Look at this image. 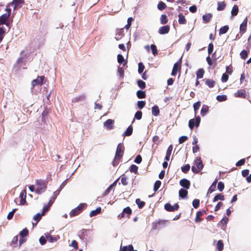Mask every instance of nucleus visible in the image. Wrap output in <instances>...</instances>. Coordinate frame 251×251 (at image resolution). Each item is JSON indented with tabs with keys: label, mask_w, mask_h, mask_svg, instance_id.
<instances>
[{
	"label": "nucleus",
	"mask_w": 251,
	"mask_h": 251,
	"mask_svg": "<svg viewBox=\"0 0 251 251\" xmlns=\"http://www.w3.org/2000/svg\"><path fill=\"white\" fill-rule=\"evenodd\" d=\"M125 148L123 145L119 144L117 147L116 151V154L114 159L113 161V165L114 166L117 165L122 158L124 153Z\"/></svg>",
	"instance_id": "nucleus-1"
},
{
	"label": "nucleus",
	"mask_w": 251,
	"mask_h": 251,
	"mask_svg": "<svg viewBox=\"0 0 251 251\" xmlns=\"http://www.w3.org/2000/svg\"><path fill=\"white\" fill-rule=\"evenodd\" d=\"M37 188L35 192L38 194H40L45 191L47 189L48 181L44 179H37L35 181Z\"/></svg>",
	"instance_id": "nucleus-2"
},
{
	"label": "nucleus",
	"mask_w": 251,
	"mask_h": 251,
	"mask_svg": "<svg viewBox=\"0 0 251 251\" xmlns=\"http://www.w3.org/2000/svg\"><path fill=\"white\" fill-rule=\"evenodd\" d=\"M194 164L196 167L194 166L192 167V171L195 174H198L204 167L201 157H197L196 158L194 161Z\"/></svg>",
	"instance_id": "nucleus-3"
},
{
	"label": "nucleus",
	"mask_w": 251,
	"mask_h": 251,
	"mask_svg": "<svg viewBox=\"0 0 251 251\" xmlns=\"http://www.w3.org/2000/svg\"><path fill=\"white\" fill-rule=\"evenodd\" d=\"M6 13L0 16V25H7L9 17L11 13V9L6 6L5 9Z\"/></svg>",
	"instance_id": "nucleus-4"
},
{
	"label": "nucleus",
	"mask_w": 251,
	"mask_h": 251,
	"mask_svg": "<svg viewBox=\"0 0 251 251\" xmlns=\"http://www.w3.org/2000/svg\"><path fill=\"white\" fill-rule=\"evenodd\" d=\"M86 203H80L77 207L73 209L70 212V215L71 217H74L78 215L86 207Z\"/></svg>",
	"instance_id": "nucleus-5"
},
{
	"label": "nucleus",
	"mask_w": 251,
	"mask_h": 251,
	"mask_svg": "<svg viewBox=\"0 0 251 251\" xmlns=\"http://www.w3.org/2000/svg\"><path fill=\"white\" fill-rule=\"evenodd\" d=\"M167 221L159 220L158 222H153L151 224V228L152 230L160 229L166 226V223Z\"/></svg>",
	"instance_id": "nucleus-6"
},
{
	"label": "nucleus",
	"mask_w": 251,
	"mask_h": 251,
	"mask_svg": "<svg viewBox=\"0 0 251 251\" xmlns=\"http://www.w3.org/2000/svg\"><path fill=\"white\" fill-rule=\"evenodd\" d=\"M201 118L199 116L196 117V119H190L189 121L188 126L189 128L192 130L194 126L198 127L200 126Z\"/></svg>",
	"instance_id": "nucleus-7"
},
{
	"label": "nucleus",
	"mask_w": 251,
	"mask_h": 251,
	"mask_svg": "<svg viewBox=\"0 0 251 251\" xmlns=\"http://www.w3.org/2000/svg\"><path fill=\"white\" fill-rule=\"evenodd\" d=\"M132 211L131 209L130 208V207L129 206H127L126 208H125L123 209V212L118 215V218L119 219H122L125 218L126 217H126L128 218H129L130 215L132 214Z\"/></svg>",
	"instance_id": "nucleus-8"
},
{
	"label": "nucleus",
	"mask_w": 251,
	"mask_h": 251,
	"mask_svg": "<svg viewBox=\"0 0 251 251\" xmlns=\"http://www.w3.org/2000/svg\"><path fill=\"white\" fill-rule=\"evenodd\" d=\"M181 69V59H180L178 62H176L173 68V70L171 73L172 75H176L177 72H180Z\"/></svg>",
	"instance_id": "nucleus-9"
},
{
	"label": "nucleus",
	"mask_w": 251,
	"mask_h": 251,
	"mask_svg": "<svg viewBox=\"0 0 251 251\" xmlns=\"http://www.w3.org/2000/svg\"><path fill=\"white\" fill-rule=\"evenodd\" d=\"M25 3V0H13V1L8 3V6L14 5V9L22 7L23 4Z\"/></svg>",
	"instance_id": "nucleus-10"
},
{
	"label": "nucleus",
	"mask_w": 251,
	"mask_h": 251,
	"mask_svg": "<svg viewBox=\"0 0 251 251\" xmlns=\"http://www.w3.org/2000/svg\"><path fill=\"white\" fill-rule=\"evenodd\" d=\"M164 207L167 211L173 212L177 210L179 208V205L176 203L172 206L170 203H167L165 204Z\"/></svg>",
	"instance_id": "nucleus-11"
},
{
	"label": "nucleus",
	"mask_w": 251,
	"mask_h": 251,
	"mask_svg": "<svg viewBox=\"0 0 251 251\" xmlns=\"http://www.w3.org/2000/svg\"><path fill=\"white\" fill-rule=\"evenodd\" d=\"M44 79V76H38L36 79L32 81L31 84L32 87H34L36 85H41L43 84Z\"/></svg>",
	"instance_id": "nucleus-12"
},
{
	"label": "nucleus",
	"mask_w": 251,
	"mask_h": 251,
	"mask_svg": "<svg viewBox=\"0 0 251 251\" xmlns=\"http://www.w3.org/2000/svg\"><path fill=\"white\" fill-rule=\"evenodd\" d=\"M234 96L237 98L245 99L246 98V91L245 89L238 90L235 94Z\"/></svg>",
	"instance_id": "nucleus-13"
},
{
	"label": "nucleus",
	"mask_w": 251,
	"mask_h": 251,
	"mask_svg": "<svg viewBox=\"0 0 251 251\" xmlns=\"http://www.w3.org/2000/svg\"><path fill=\"white\" fill-rule=\"evenodd\" d=\"M247 23L248 19L246 17L244 19L243 23L240 25V33L242 34H244L246 31Z\"/></svg>",
	"instance_id": "nucleus-14"
},
{
	"label": "nucleus",
	"mask_w": 251,
	"mask_h": 251,
	"mask_svg": "<svg viewBox=\"0 0 251 251\" xmlns=\"http://www.w3.org/2000/svg\"><path fill=\"white\" fill-rule=\"evenodd\" d=\"M114 121L111 119H108L104 122V126L107 129L110 130L113 128Z\"/></svg>",
	"instance_id": "nucleus-15"
},
{
	"label": "nucleus",
	"mask_w": 251,
	"mask_h": 251,
	"mask_svg": "<svg viewBox=\"0 0 251 251\" xmlns=\"http://www.w3.org/2000/svg\"><path fill=\"white\" fill-rule=\"evenodd\" d=\"M170 30V26L169 25L162 26L158 29V33L160 34H165L169 33Z\"/></svg>",
	"instance_id": "nucleus-16"
},
{
	"label": "nucleus",
	"mask_w": 251,
	"mask_h": 251,
	"mask_svg": "<svg viewBox=\"0 0 251 251\" xmlns=\"http://www.w3.org/2000/svg\"><path fill=\"white\" fill-rule=\"evenodd\" d=\"M179 184L182 187L187 189H189L190 186V181L185 178L181 179L179 181Z\"/></svg>",
	"instance_id": "nucleus-17"
},
{
	"label": "nucleus",
	"mask_w": 251,
	"mask_h": 251,
	"mask_svg": "<svg viewBox=\"0 0 251 251\" xmlns=\"http://www.w3.org/2000/svg\"><path fill=\"white\" fill-rule=\"evenodd\" d=\"M26 191L25 190H23L20 195V197L21 198V201L20 202V205H24L26 201Z\"/></svg>",
	"instance_id": "nucleus-18"
},
{
	"label": "nucleus",
	"mask_w": 251,
	"mask_h": 251,
	"mask_svg": "<svg viewBox=\"0 0 251 251\" xmlns=\"http://www.w3.org/2000/svg\"><path fill=\"white\" fill-rule=\"evenodd\" d=\"M123 28L117 29L115 38L116 40H120L124 36Z\"/></svg>",
	"instance_id": "nucleus-19"
},
{
	"label": "nucleus",
	"mask_w": 251,
	"mask_h": 251,
	"mask_svg": "<svg viewBox=\"0 0 251 251\" xmlns=\"http://www.w3.org/2000/svg\"><path fill=\"white\" fill-rule=\"evenodd\" d=\"M213 15L211 13H208L203 15L202 20L205 24L209 23L212 19Z\"/></svg>",
	"instance_id": "nucleus-20"
},
{
	"label": "nucleus",
	"mask_w": 251,
	"mask_h": 251,
	"mask_svg": "<svg viewBox=\"0 0 251 251\" xmlns=\"http://www.w3.org/2000/svg\"><path fill=\"white\" fill-rule=\"evenodd\" d=\"M226 4L225 1H218L217 2V10L219 11H223L226 8Z\"/></svg>",
	"instance_id": "nucleus-21"
},
{
	"label": "nucleus",
	"mask_w": 251,
	"mask_h": 251,
	"mask_svg": "<svg viewBox=\"0 0 251 251\" xmlns=\"http://www.w3.org/2000/svg\"><path fill=\"white\" fill-rule=\"evenodd\" d=\"M172 150H173V146H172V145H171L169 146V147L167 149L166 156L165 157V160H166V161L169 160Z\"/></svg>",
	"instance_id": "nucleus-22"
},
{
	"label": "nucleus",
	"mask_w": 251,
	"mask_h": 251,
	"mask_svg": "<svg viewBox=\"0 0 251 251\" xmlns=\"http://www.w3.org/2000/svg\"><path fill=\"white\" fill-rule=\"evenodd\" d=\"M120 250L121 251H137V250H134L133 247L132 245H129L127 246L124 247L121 246Z\"/></svg>",
	"instance_id": "nucleus-23"
},
{
	"label": "nucleus",
	"mask_w": 251,
	"mask_h": 251,
	"mask_svg": "<svg viewBox=\"0 0 251 251\" xmlns=\"http://www.w3.org/2000/svg\"><path fill=\"white\" fill-rule=\"evenodd\" d=\"M85 99V95H80V96H78L77 97H76L73 98L72 100V102H74V103L77 102L84 100Z\"/></svg>",
	"instance_id": "nucleus-24"
},
{
	"label": "nucleus",
	"mask_w": 251,
	"mask_h": 251,
	"mask_svg": "<svg viewBox=\"0 0 251 251\" xmlns=\"http://www.w3.org/2000/svg\"><path fill=\"white\" fill-rule=\"evenodd\" d=\"M205 84L209 88H213L215 85L216 82L213 79H205Z\"/></svg>",
	"instance_id": "nucleus-25"
},
{
	"label": "nucleus",
	"mask_w": 251,
	"mask_h": 251,
	"mask_svg": "<svg viewBox=\"0 0 251 251\" xmlns=\"http://www.w3.org/2000/svg\"><path fill=\"white\" fill-rule=\"evenodd\" d=\"M186 20L184 17V16L181 14L180 13L178 14V23L179 24L181 25H184L186 23Z\"/></svg>",
	"instance_id": "nucleus-26"
},
{
	"label": "nucleus",
	"mask_w": 251,
	"mask_h": 251,
	"mask_svg": "<svg viewBox=\"0 0 251 251\" xmlns=\"http://www.w3.org/2000/svg\"><path fill=\"white\" fill-rule=\"evenodd\" d=\"M188 195V191L184 189H181L179 191V196L182 199H184L187 197Z\"/></svg>",
	"instance_id": "nucleus-27"
},
{
	"label": "nucleus",
	"mask_w": 251,
	"mask_h": 251,
	"mask_svg": "<svg viewBox=\"0 0 251 251\" xmlns=\"http://www.w3.org/2000/svg\"><path fill=\"white\" fill-rule=\"evenodd\" d=\"M160 110L158 106L154 105L152 107V114L154 116H157L159 115Z\"/></svg>",
	"instance_id": "nucleus-28"
},
{
	"label": "nucleus",
	"mask_w": 251,
	"mask_h": 251,
	"mask_svg": "<svg viewBox=\"0 0 251 251\" xmlns=\"http://www.w3.org/2000/svg\"><path fill=\"white\" fill-rule=\"evenodd\" d=\"M238 12H239L238 6L237 5H234L233 6L231 11V16L233 17V16H236L238 14Z\"/></svg>",
	"instance_id": "nucleus-29"
},
{
	"label": "nucleus",
	"mask_w": 251,
	"mask_h": 251,
	"mask_svg": "<svg viewBox=\"0 0 251 251\" xmlns=\"http://www.w3.org/2000/svg\"><path fill=\"white\" fill-rule=\"evenodd\" d=\"M101 209L100 207L97 208L96 210H92L89 214L90 217L95 216L101 212Z\"/></svg>",
	"instance_id": "nucleus-30"
},
{
	"label": "nucleus",
	"mask_w": 251,
	"mask_h": 251,
	"mask_svg": "<svg viewBox=\"0 0 251 251\" xmlns=\"http://www.w3.org/2000/svg\"><path fill=\"white\" fill-rule=\"evenodd\" d=\"M204 74V71L203 69H199L196 72V75L197 79L201 78L203 77Z\"/></svg>",
	"instance_id": "nucleus-31"
},
{
	"label": "nucleus",
	"mask_w": 251,
	"mask_h": 251,
	"mask_svg": "<svg viewBox=\"0 0 251 251\" xmlns=\"http://www.w3.org/2000/svg\"><path fill=\"white\" fill-rule=\"evenodd\" d=\"M132 131H133V127L131 126H129L127 127L126 130L124 133L123 135L126 136H130L132 133Z\"/></svg>",
	"instance_id": "nucleus-32"
},
{
	"label": "nucleus",
	"mask_w": 251,
	"mask_h": 251,
	"mask_svg": "<svg viewBox=\"0 0 251 251\" xmlns=\"http://www.w3.org/2000/svg\"><path fill=\"white\" fill-rule=\"evenodd\" d=\"M209 107L206 105H203L201 110V114L202 116H205L208 112Z\"/></svg>",
	"instance_id": "nucleus-33"
},
{
	"label": "nucleus",
	"mask_w": 251,
	"mask_h": 251,
	"mask_svg": "<svg viewBox=\"0 0 251 251\" xmlns=\"http://www.w3.org/2000/svg\"><path fill=\"white\" fill-rule=\"evenodd\" d=\"M225 200V196L222 194H218L216 195L213 200V201L215 202L218 200L224 201Z\"/></svg>",
	"instance_id": "nucleus-34"
},
{
	"label": "nucleus",
	"mask_w": 251,
	"mask_h": 251,
	"mask_svg": "<svg viewBox=\"0 0 251 251\" xmlns=\"http://www.w3.org/2000/svg\"><path fill=\"white\" fill-rule=\"evenodd\" d=\"M229 29V26L228 25H225L224 26H222L220 29H219V34H224L226 33L228 30Z\"/></svg>",
	"instance_id": "nucleus-35"
},
{
	"label": "nucleus",
	"mask_w": 251,
	"mask_h": 251,
	"mask_svg": "<svg viewBox=\"0 0 251 251\" xmlns=\"http://www.w3.org/2000/svg\"><path fill=\"white\" fill-rule=\"evenodd\" d=\"M136 95L139 99H144L146 98L145 91L138 90L136 93Z\"/></svg>",
	"instance_id": "nucleus-36"
},
{
	"label": "nucleus",
	"mask_w": 251,
	"mask_h": 251,
	"mask_svg": "<svg viewBox=\"0 0 251 251\" xmlns=\"http://www.w3.org/2000/svg\"><path fill=\"white\" fill-rule=\"evenodd\" d=\"M136 203L137 204L139 208H142L145 205V202L141 201L140 199H137L135 201Z\"/></svg>",
	"instance_id": "nucleus-37"
},
{
	"label": "nucleus",
	"mask_w": 251,
	"mask_h": 251,
	"mask_svg": "<svg viewBox=\"0 0 251 251\" xmlns=\"http://www.w3.org/2000/svg\"><path fill=\"white\" fill-rule=\"evenodd\" d=\"M160 20V23L162 25H165V24H167L168 22L167 17L165 14L161 15Z\"/></svg>",
	"instance_id": "nucleus-38"
},
{
	"label": "nucleus",
	"mask_w": 251,
	"mask_h": 251,
	"mask_svg": "<svg viewBox=\"0 0 251 251\" xmlns=\"http://www.w3.org/2000/svg\"><path fill=\"white\" fill-rule=\"evenodd\" d=\"M224 243L222 240H220L218 241L217 243V249L219 251H222L224 249Z\"/></svg>",
	"instance_id": "nucleus-39"
},
{
	"label": "nucleus",
	"mask_w": 251,
	"mask_h": 251,
	"mask_svg": "<svg viewBox=\"0 0 251 251\" xmlns=\"http://www.w3.org/2000/svg\"><path fill=\"white\" fill-rule=\"evenodd\" d=\"M166 7V4L162 1H159L157 5V8L161 11L165 9Z\"/></svg>",
	"instance_id": "nucleus-40"
},
{
	"label": "nucleus",
	"mask_w": 251,
	"mask_h": 251,
	"mask_svg": "<svg viewBox=\"0 0 251 251\" xmlns=\"http://www.w3.org/2000/svg\"><path fill=\"white\" fill-rule=\"evenodd\" d=\"M190 165L189 164H186L181 167V171L183 173L187 174L190 170Z\"/></svg>",
	"instance_id": "nucleus-41"
},
{
	"label": "nucleus",
	"mask_w": 251,
	"mask_h": 251,
	"mask_svg": "<svg viewBox=\"0 0 251 251\" xmlns=\"http://www.w3.org/2000/svg\"><path fill=\"white\" fill-rule=\"evenodd\" d=\"M138 167L135 165H131L130 167L129 170L130 172L134 173L136 174L138 172Z\"/></svg>",
	"instance_id": "nucleus-42"
},
{
	"label": "nucleus",
	"mask_w": 251,
	"mask_h": 251,
	"mask_svg": "<svg viewBox=\"0 0 251 251\" xmlns=\"http://www.w3.org/2000/svg\"><path fill=\"white\" fill-rule=\"evenodd\" d=\"M28 234V230L26 228L23 229L20 232V236H21L22 238L27 236Z\"/></svg>",
	"instance_id": "nucleus-43"
},
{
	"label": "nucleus",
	"mask_w": 251,
	"mask_h": 251,
	"mask_svg": "<svg viewBox=\"0 0 251 251\" xmlns=\"http://www.w3.org/2000/svg\"><path fill=\"white\" fill-rule=\"evenodd\" d=\"M216 99L220 102L224 101L227 100V96L226 95H218L217 96Z\"/></svg>",
	"instance_id": "nucleus-44"
},
{
	"label": "nucleus",
	"mask_w": 251,
	"mask_h": 251,
	"mask_svg": "<svg viewBox=\"0 0 251 251\" xmlns=\"http://www.w3.org/2000/svg\"><path fill=\"white\" fill-rule=\"evenodd\" d=\"M161 184V182L160 180H157L155 181L154 184L153 190L155 192L157 191Z\"/></svg>",
	"instance_id": "nucleus-45"
},
{
	"label": "nucleus",
	"mask_w": 251,
	"mask_h": 251,
	"mask_svg": "<svg viewBox=\"0 0 251 251\" xmlns=\"http://www.w3.org/2000/svg\"><path fill=\"white\" fill-rule=\"evenodd\" d=\"M240 55L241 58L245 59L248 55V52L246 50H243L240 52Z\"/></svg>",
	"instance_id": "nucleus-46"
},
{
	"label": "nucleus",
	"mask_w": 251,
	"mask_h": 251,
	"mask_svg": "<svg viewBox=\"0 0 251 251\" xmlns=\"http://www.w3.org/2000/svg\"><path fill=\"white\" fill-rule=\"evenodd\" d=\"M138 86L141 89H144L146 87V83L142 80H137Z\"/></svg>",
	"instance_id": "nucleus-47"
},
{
	"label": "nucleus",
	"mask_w": 251,
	"mask_h": 251,
	"mask_svg": "<svg viewBox=\"0 0 251 251\" xmlns=\"http://www.w3.org/2000/svg\"><path fill=\"white\" fill-rule=\"evenodd\" d=\"M144 68H145V66H144V64H143V63L140 62L138 64V73L139 74L142 73L144 71Z\"/></svg>",
	"instance_id": "nucleus-48"
},
{
	"label": "nucleus",
	"mask_w": 251,
	"mask_h": 251,
	"mask_svg": "<svg viewBox=\"0 0 251 251\" xmlns=\"http://www.w3.org/2000/svg\"><path fill=\"white\" fill-rule=\"evenodd\" d=\"M151 49L153 55L155 56L157 54V50L155 45L152 44L151 46Z\"/></svg>",
	"instance_id": "nucleus-49"
},
{
	"label": "nucleus",
	"mask_w": 251,
	"mask_h": 251,
	"mask_svg": "<svg viewBox=\"0 0 251 251\" xmlns=\"http://www.w3.org/2000/svg\"><path fill=\"white\" fill-rule=\"evenodd\" d=\"M200 106H201L200 101H197L194 104L193 107H194V110L195 114H196L197 111L199 109Z\"/></svg>",
	"instance_id": "nucleus-50"
},
{
	"label": "nucleus",
	"mask_w": 251,
	"mask_h": 251,
	"mask_svg": "<svg viewBox=\"0 0 251 251\" xmlns=\"http://www.w3.org/2000/svg\"><path fill=\"white\" fill-rule=\"evenodd\" d=\"M192 204L195 208H197L200 205V200L199 199H195L192 202Z\"/></svg>",
	"instance_id": "nucleus-51"
},
{
	"label": "nucleus",
	"mask_w": 251,
	"mask_h": 251,
	"mask_svg": "<svg viewBox=\"0 0 251 251\" xmlns=\"http://www.w3.org/2000/svg\"><path fill=\"white\" fill-rule=\"evenodd\" d=\"M42 216H43V215H42V213H37L33 217V220L38 223L41 220Z\"/></svg>",
	"instance_id": "nucleus-52"
},
{
	"label": "nucleus",
	"mask_w": 251,
	"mask_h": 251,
	"mask_svg": "<svg viewBox=\"0 0 251 251\" xmlns=\"http://www.w3.org/2000/svg\"><path fill=\"white\" fill-rule=\"evenodd\" d=\"M135 118L137 120H140L142 117V112L141 111H138L135 114Z\"/></svg>",
	"instance_id": "nucleus-53"
},
{
	"label": "nucleus",
	"mask_w": 251,
	"mask_h": 251,
	"mask_svg": "<svg viewBox=\"0 0 251 251\" xmlns=\"http://www.w3.org/2000/svg\"><path fill=\"white\" fill-rule=\"evenodd\" d=\"M228 75L226 73H224L223 74L221 78V80L223 82H226L228 80Z\"/></svg>",
	"instance_id": "nucleus-54"
},
{
	"label": "nucleus",
	"mask_w": 251,
	"mask_h": 251,
	"mask_svg": "<svg viewBox=\"0 0 251 251\" xmlns=\"http://www.w3.org/2000/svg\"><path fill=\"white\" fill-rule=\"evenodd\" d=\"M225 188V185L223 182L222 181H220L218 184V189L220 191L222 192Z\"/></svg>",
	"instance_id": "nucleus-55"
},
{
	"label": "nucleus",
	"mask_w": 251,
	"mask_h": 251,
	"mask_svg": "<svg viewBox=\"0 0 251 251\" xmlns=\"http://www.w3.org/2000/svg\"><path fill=\"white\" fill-rule=\"evenodd\" d=\"M214 49V46L212 43H209L208 46V53L210 54L212 53Z\"/></svg>",
	"instance_id": "nucleus-56"
},
{
	"label": "nucleus",
	"mask_w": 251,
	"mask_h": 251,
	"mask_svg": "<svg viewBox=\"0 0 251 251\" xmlns=\"http://www.w3.org/2000/svg\"><path fill=\"white\" fill-rule=\"evenodd\" d=\"M47 240L50 242H53L54 241H56L57 240V239L56 237H53L52 236H50L49 235V236H47L46 237Z\"/></svg>",
	"instance_id": "nucleus-57"
},
{
	"label": "nucleus",
	"mask_w": 251,
	"mask_h": 251,
	"mask_svg": "<svg viewBox=\"0 0 251 251\" xmlns=\"http://www.w3.org/2000/svg\"><path fill=\"white\" fill-rule=\"evenodd\" d=\"M16 209H14L12 210V211L10 212L7 215V219L11 220L13 218V215H14L15 212H16Z\"/></svg>",
	"instance_id": "nucleus-58"
},
{
	"label": "nucleus",
	"mask_w": 251,
	"mask_h": 251,
	"mask_svg": "<svg viewBox=\"0 0 251 251\" xmlns=\"http://www.w3.org/2000/svg\"><path fill=\"white\" fill-rule=\"evenodd\" d=\"M245 162H246L245 159L244 158V159H240V160H239L238 162H236V166H238V167L241 166L245 164Z\"/></svg>",
	"instance_id": "nucleus-59"
},
{
	"label": "nucleus",
	"mask_w": 251,
	"mask_h": 251,
	"mask_svg": "<svg viewBox=\"0 0 251 251\" xmlns=\"http://www.w3.org/2000/svg\"><path fill=\"white\" fill-rule=\"evenodd\" d=\"M188 140V137L186 136H182L179 137L178 141L179 144H182Z\"/></svg>",
	"instance_id": "nucleus-60"
},
{
	"label": "nucleus",
	"mask_w": 251,
	"mask_h": 251,
	"mask_svg": "<svg viewBox=\"0 0 251 251\" xmlns=\"http://www.w3.org/2000/svg\"><path fill=\"white\" fill-rule=\"evenodd\" d=\"M145 104L146 102L145 101L141 100L138 102V106L140 109H142L145 106Z\"/></svg>",
	"instance_id": "nucleus-61"
},
{
	"label": "nucleus",
	"mask_w": 251,
	"mask_h": 251,
	"mask_svg": "<svg viewBox=\"0 0 251 251\" xmlns=\"http://www.w3.org/2000/svg\"><path fill=\"white\" fill-rule=\"evenodd\" d=\"M216 187L214 186V185H211L208 190L207 196H208L209 193H212L213 192H214L215 190Z\"/></svg>",
	"instance_id": "nucleus-62"
},
{
	"label": "nucleus",
	"mask_w": 251,
	"mask_h": 251,
	"mask_svg": "<svg viewBox=\"0 0 251 251\" xmlns=\"http://www.w3.org/2000/svg\"><path fill=\"white\" fill-rule=\"evenodd\" d=\"M18 236H14L13 239H12V240L11 241V245L13 246H14L15 245L17 244V242H18Z\"/></svg>",
	"instance_id": "nucleus-63"
},
{
	"label": "nucleus",
	"mask_w": 251,
	"mask_h": 251,
	"mask_svg": "<svg viewBox=\"0 0 251 251\" xmlns=\"http://www.w3.org/2000/svg\"><path fill=\"white\" fill-rule=\"evenodd\" d=\"M142 157L140 155H138L135 160H134V162L137 164H140L141 162H142Z\"/></svg>",
	"instance_id": "nucleus-64"
}]
</instances>
